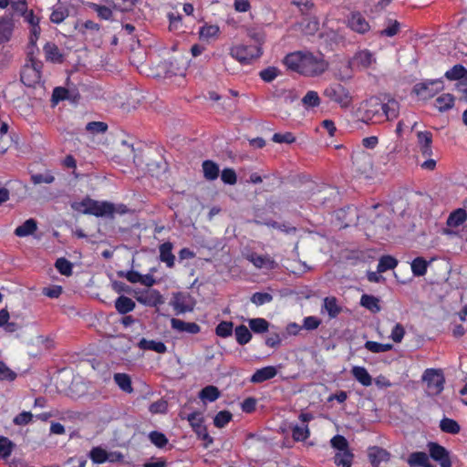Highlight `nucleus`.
Listing matches in <instances>:
<instances>
[{
  "label": "nucleus",
  "mask_w": 467,
  "mask_h": 467,
  "mask_svg": "<svg viewBox=\"0 0 467 467\" xmlns=\"http://www.w3.org/2000/svg\"><path fill=\"white\" fill-rule=\"evenodd\" d=\"M219 26L215 25H205L200 29V35L203 38L214 37L219 34Z\"/></svg>",
  "instance_id": "nucleus-62"
},
{
  "label": "nucleus",
  "mask_w": 467,
  "mask_h": 467,
  "mask_svg": "<svg viewBox=\"0 0 467 467\" xmlns=\"http://www.w3.org/2000/svg\"><path fill=\"white\" fill-rule=\"evenodd\" d=\"M232 417V413L228 410L219 411L213 419V424L217 428H223L231 421Z\"/></svg>",
  "instance_id": "nucleus-45"
},
{
  "label": "nucleus",
  "mask_w": 467,
  "mask_h": 467,
  "mask_svg": "<svg viewBox=\"0 0 467 467\" xmlns=\"http://www.w3.org/2000/svg\"><path fill=\"white\" fill-rule=\"evenodd\" d=\"M353 164L358 172L366 177H369L373 171V158L366 152L360 151L353 155Z\"/></svg>",
  "instance_id": "nucleus-11"
},
{
  "label": "nucleus",
  "mask_w": 467,
  "mask_h": 467,
  "mask_svg": "<svg viewBox=\"0 0 467 467\" xmlns=\"http://www.w3.org/2000/svg\"><path fill=\"white\" fill-rule=\"evenodd\" d=\"M272 300L273 296L269 293L256 292L251 296V302L255 306H262Z\"/></svg>",
  "instance_id": "nucleus-52"
},
{
  "label": "nucleus",
  "mask_w": 467,
  "mask_h": 467,
  "mask_svg": "<svg viewBox=\"0 0 467 467\" xmlns=\"http://www.w3.org/2000/svg\"><path fill=\"white\" fill-rule=\"evenodd\" d=\"M400 113V103L394 99H389L382 103L378 99H370L365 103L364 120L373 123H381L386 120L395 119Z\"/></svg>",
  "instance_id": "nucleus-2"
},
{
  "label": "nucleus",
  "mask_w": 467,
  "mask_h": 467,
  "mask_svg": "<svg viewBox=\"0 0 467 467\" xmlns=\"http://www.w3.org/2000/svg\"><path fill=\"white\" fill-rule=\"evenodd\" d=\"M328 101L337 104L342 109H348L353 103V97L348 88L340 83L328 85L323 91Z\"/></svg>",
  "instance_id": "nucleus-5"
},
{
  "label": "nucleus",
  "mask_w": 467,
  "mask_h": 467,
  "mask_svg": "<svg viewBox=\"0 0 467 467\" xmlns=\"http://www.w3.org/2000/svg\"><path fill=\"white\" fill-rule=\"evenodd\" d=\"M272 140L275 143L291 144L296 141V137L292 132L275 133L272 137Z\"/></svg>",
  "instance_id": "nucleus-58"
},
{
  "label": "nucleus",
  "mask_w": 467,
  "mask_h": 467,
  "mask_svg": "<svg viewBox=\"0 0 467 467\" xmlns=\"http://www.w3.org/2000/svg\"><path fill=\"white\" fill-rule=\"evenodd\" d=\"M354 454L348 450L337 451L334 456V463L337 466L351 467Z\"/></svg>",
  "instance_id": "nucleus-27"
},
{
  "label": "nucleus",
  "mask_w": 467,
  "mask_h": 467,
  "mask_svg": "<svg viewBox=\"0 0 467 467\" xmlns=\"http://www.w3.org/2000/svg\"><path fill=\"white\" fill-rule=\"evenodd\" d=\"M171 327L173 330L181 333L198 334L201 327L194 322H185L179 318H171Z\"/></svg>",
  "instance_id": "nucleus-18"
},
{
  "label": "nucleus",
  "mask_w": 467,
  "mask_h": 467,
  "mask_svg": "<svg viewBox=\"0 0 467 467\" xmlns=\"http://www.w3.org/2000/svg\"><path fill=\"white\" fill-rule=\"evenodd\" d=\"M86 130L92 134L104 133L108 130V125L102 121H91L87 124Z\"/></svg>",
  "instance_id": "nucleus-55"
},
{
  "label": "nucleus",
  "mask_w": 467,
  "mask_h": 467,
  "mask_svg": "<svg viewBox=\"0 0 467 467\" xmlns=\"http://www.w3.org/2000/svg\"><path fill=\"white\" fill-rule=\"evenodd\" d=\"M467 220V213L465 210L459 208L453 211L447 219V225L450 227H457Z\"/></svg>",
  "instance_id": "nucleus-32"
},
{
  "label": "nucleus",
  "mask_w": 467,
  "mask_h": 467,
  "mask_svg": "<svg viewBox=\"0 0 467 467\" xmlns=\"http://www.w3.org/2000/svg\"><path fill=\"white\" fill-rule=\"evenodd\" d=\"M13 449L12 442L5 437H0V459H5L7 458Z\"/></svg>",
  "instance_id": "nucleus-61"
},
{
  "label": "nucleus",
  "mask_w": 467,
  "mask_h": 467,
  "mask_svg": "<svg viewBox=\"0 0 467 467\" xmlns=\"http://www.w3.org/2000/svg\"><path fill=\"white\" fill-rule=\"evenodd\" d=\"M262 48L259 46H246L238 44L230 48V56L244 65L252 63L262 55Z\"/></svg>",
  "instance_id": "nucleus-6"
},
{
  "label": "nucleus",
  "mask_w": 467,
  "mask_h": 467,
  "mask_svg": "<svg viewBox=\"0 0 467 467\" xmlns=\"http://www.w3.org/2000/svg\"><path fill=\"white\" fill-rule=\"evenodd\" d=\"M400 23L396 20H389L386 28L379 32L380 36H394L400 31Z\"/></svg>",
  "instance_id": "nucleus-56"
},
{
  "label": "nucleus",
  "mask_w": 467,
  "mask_h": 467,
  "mask_svg": "<svg viewBox=\"0 0 467 467\" xmlns=\"http://www.w3.org/2000/svg\"><path fill=\"white\" fill-rule=\"evenodd\" d=\"M186 419L189 421L193 431L199 429V427H202L204 425L203 417L201 412L194 411L192 413H190Z\"/></svg>",
  "instance_id": "nucleus-54"
},
{
  "label": "nucleus",
  "mask_w": 467,
  "mask_h": 467,
  "mask_svg": "<svg viewBox=\"0 0 467 467\" xmlns=\"http://www.w3.org/2000/svg\"><path fill=\"white\" fill-rule=\"evenodd\" d=\"M249 327L254 333H265L268 330L269 323L265 318H253L249 320Z\"/></svg>",
  "instance_id": "nucleus-44"
},
{
  "label": "nucleus",
  "mask_w": 467,
  "mask_h": 467,
  "mask_svg": "<svg viewBox=\"0 0 467 467\" xmlns=\"http://www.w3.org/2000/svg\"><path fill=\"white\" fill-rule=\"evenodd\" d=\"M220 397V391L217 387L209 385L204 387L199 393V398L203 402H213Z\"/></svg>",
  "instance_id": "nucleus-33"
},
{
  "label": "nucleus",
  "mask_w": 467,
  "mask_h": 467,
  "mask_svg": "<svg viewBox=\"0 0 467 467\" xmlns=\"http://www.w3.org/2000/svg\"><path fill=\"white\" fill-rule=\"evenodd\" d=\"M173 244L171 242H165L159 246L160 260L166 264V266L172 268L175 264V256L172 254Z\"/></svg>",
  "instance_id": "nucleus-23"
},
{
  "label": "nucleus",
  "mask_w": 467,
  "mask_h": 467,
  "mask_svg": "<svg viewBox=\"0 0 467 467\" xmlns=\"http://www.w3.org/2000/svg\"><path fill=\"white\" fill-rule=\"evenodd\" d=\"M440 428L443 432L457 434L460 432V425L452 419L444 418L440 422Z\"/></svg>",
  "instance_id": "nucleus-40"
},
{
  "label": "nucleus",
  "mask_w": 467,
  "mask_h": 467,
  "mask_svg": "<svg viewBox=\"0 0 467 467\" xmlns=\"http://www.w3.org/2000/svg\"><path fill=\"white\" fill-rule=\"evenodd\" d=\"M55 266L56 268L57 269V271L63 275H67V276H69L71 275L72 274V264L67 260L66 258H58L57 261H56V264H55Z\"/></svg>",
  "instance_id": "nucleus-49"
},
{
  "label": "nucleus",
  "mask_w": 467,
  "mask_h": 467,
  "mask_svg": "<svg viewBox=\"0 0 467 467\" xmlns=\"http://www.w3.org/2000/svg\"><path fill=\"white\" fill-rule=\"evenodd\" d=\"M89 457L96 464H101L106 462H115L122 460L121 453L108 452L101 447H94L89 452Z\"/></svg>",
  "instance_id": "nucleus-14"
},
{
  "label": "nucleus",
  "mask_w": 467,
  "mask_h": 467,
  "mask_svg": "<svg viewBox=\"0 0 467 467\" xmlns=\"http://www.w3.org/2000/svg\"><path fill=\"white\" fill-rule=\"evenodd\" d=\"M430 456L440 463L441 467H451L449 451L441 445L430 442L428 444Z\"/></svg>",
  "instance_id": "nucleus-15"
},
{
  "label": "nucleus",
  "mask_w": 467,
  "mask_h": 467,
  "mask_svg": "<svg viewBox=\"0 0 467 467\" xmlns=\"http://www.w3.org/2000/svg\"><path fill=\"white\" fill-rule=\"evenodd\" d=\"M136 300L147 306H158L164 303L162 295L156 289H146L136 292Z\"/></svg>",
  "instance_id": "nucleus-12"
},
{
  "label": "nucleus",
  "mask_w": 467,
  "mask_h": 467,
  "mask_svg": "<svg viewBox=\"0 0 467 467\" xmlns=\"http://www.w3.org/2000/svg\"><path fill=\"white\" fill-rule=\"evenodd\" d=\"M41 63L31 61L26 64L21 72V81L27 87H33L40 81L41 78Z\"/></svg>",
  "instance_id": "nucleus-10"
},
{
  "label": "nucleus",
  "mask_w": 467,
  "mask_h": 467,
  "mask_svg": "<svg viewBox=\"0 0 467 467\" xmlns=\"http://www.w3.org/2000/svg\"><path fill=\"white\" fill-rule=\"evenodd\" d=\"M221 179L225 184L234 185L237 182V176L234 169L225 168L222 171Z\"/></svg>",
  "instance_id": "nucleus-57"
},
{
  "label": "nucleus",
  "mask_w": 467,
  "mask_h": 467,
  "mask_svg": "<svg viewBox=\"0 0 467 467\" xmlns=\"http://www.w3.org/2000/svg\"><path fill=\"white\" fill-rule=\"evenodd\" d=\"M149 439L150 442L158 448H163L168 443L167 437L163 433L156 431L150 432Z\"/></svg>",
  "instance_id": "nucleus-51"
},
{
  "label": "nucleus",
  "mask_w": 467,
  "mask_h": 467,
  "mask_svg": "<svg viewBox=\"0 0 467 467\" xmlns=\"http://www.w3.org/2000/svg\"><path fill=\"white\" fill-rule=\"evenodd\" d=\"M277 374V369L274 366H267L257 369L251 377L250 381L253 383H262L265 380L275 378Z\"/></svg>",
  "instance_id": "nucleus-22"
},
{
  "label": "nucleus",
  "mask_w": 467,
  "mask_h": 467,
  "mask_svg": "<svg viewBox=\"0 0 467 467\" xmlns=\"http://www.w3.org/2000/svg\"><path fill=\"white\" fill-rule=\"evenodd\" d=\"M302 103L305 107L308 108H314L320 105V98L318 96V93L314 90H309L306 92V94L302 99Z\"/></svg>",
  "instance_id": "nucleus-47"
},
{
  "label": "nucleus",
  "mask_w": 467,
  "mask_h": 467,
  "mask_svg": "<svg viewBox=\"0 0 467 467\" xmlns=\"http://www.w3.org/2000/svg\"><path fill=\"white\" fill-rule=\"evenodd\" d=\"M331 446L337 451L348 450V442L342 435H336L330 441Z\"/></svg>",
  "instance_id": "nucleus-60"
},
{
  "label": "nucleus",
  "mask_w": 467,
  "mask_h": 467,
  "mask_svg": "<svg viewBox=\"0 0 467 467\" xmlns=\"http://www.w3.org/2000/svg\"><path fill=\"white\" fill-rule=\"evenodd\" d=\"M138 347L142 350H152L159 354H163L167 351V347L163 342L148 340L144 337L139 341Z\"/></svg>",
  "instance_id": "nucleus-25"
},
{
  "label": "nucleus",
  "mask_w": 467,
  "mask_h": 467,
  "mask_svg": "<svg viewBox=\"0 0 467 467\" xmlns=\"http://www.w3.org/2000/svg\"><path fill=\"white\" fill-rule=\"evenodd\" d=\"M443 88L442 81L441 80H428L418 83L414 86V92L420 98L426 99L431 98L439 90Z\"/></svg>",
  "instance_id": "nucleus-13"
},
{
  "label": "nucleus",
  "mask_w": 467,
  "mask_h": 467,
  "mask_svg": "<svg viewBox=\"0 0 467 467\" xmlns=\"http://www.w3.org/2000/svg\"><path fill=\"white\" fill-rule=\"evenodd\" d=\"M418 125L417 121H414L411 126V130H415L416 135V149L425 158L431 157L433 154L432 142L433 135L429 130H416Z\"/></svg>",
  "instance_id": "nucleus-7"
},
{
  "label": "nucleus",
  "mask_w": 467,
  "mask_h": 467,
  "mask_svg": "<svg viewBox=\"0 0 467 467\" xmlns=\"http://www.w3.org/2000/svg\"><path fill=\"white\" fill-rule=\"evenodd\" d=\"M377 58L370 50L362 49L356 52L351 59L346 62V72H337L336 74V78L340 81H347L352 78L353 77V68H357L358 70H364L371 67L374 64H376Z\"/></svg>",
  "instance_id": "nucleus-3"
},
{
  "label": "nucleus",
  "mask_w": 467,
  "mask_h": 467,
  "mask_svg": "<svg viewBox=\"0 0 467 467\" xmlns=\"http://www.w3.org/2000/svg\"><path fill=\"white\" fill-rule=\"evenodd\" d=\"M368 456L372 467H379L381 462L389 460L390 454L385 449L373 446L368 449Z\"/></svg>",
  "instance_id": "nucleus-20"
},
{
  "label": "nucleus",
  "mask_w": 467,
  "mask_h": 467,
  "mask_svg": "<svg viewBox=\"0 0 467 467\" xmlns=\"http://www.w3.org/2000/svg\"><path fill=\"white\" fill-rule=\"evenodd\" d=\"M234 325L229 321H222L220 322L216 328L215 333L218 337H230L233 333Z\"/></svg>",
  "instance_id": "nucleus-48"
},
{
  "label": "nucleus",
  "mask_w": 467,
  "mask_h": 467,
  "mask_svg": "<svg viewBox=\"0 0 467 467\" xmlns=\"http://www.w3.org/2000/svg\"><path fill=\"white\" fill-rule=\"evenodd\" d=\"M427 385V392L431 396L438 395L443 389L444 378L442 373L434 368H427L422 376Z\"/></svg>",
  "instance_id": "nucleus-8"
},
{
  "label": "nucleus",
  "mask_w": 467,
  "mask_h": 467,
  "mask_svg": "<svg viewBox=\"0 0 467 467\" xmlns=\"http://www.w3.org/2000/svg\"><path fill=\"white\" fill-rule=\"evenodd\" d=\"M194 432L200 440L204 441L205 448H208L213 442V439L209 435L205 425L199 427Z\"/></svg>",
  "instance_id": "nucleus-63"
},
{
  "label": "nucleus",
  "mask_w": 467,
  "mask_h": 467,
  "mask_svg": "<svg viewBox=\"0 0 467 467\" xmlns=\"http://www.w3.org/2000/svg\"><path fill=\"white\" fill-rule=\"evenodd\" d=\"M278 73L279 71L276 67H269L263 69L259 75L264 81L271 82L278 76Z\"/></svg>",
  "instance_id": "nucleus-64"
},
{
  "label": "nucleus",
  "mask_w": 467,
  "mask_h": 467,
  "mask_svg": "<svg viewBox=\"0 0 467 467\" xmlns=\"http://www.w3.org/2000/svg\"><path fill=\"white\" fill-rule=\"evenodd\" d=\"M310 435V431L307 425H295L292 427V437L296 441H304Z\"/></svg>",
  "instance_id": "nucleus-43"
},
{
  "label": "nucleus",
  "mask_w": 467,
  "mask_h": 467,
  "mask_svg": "<svg viewBox=\"0 0 467 467\" xmlns=\"http://www.w3.org/2000/svg\"><path fill=\"white\" fill-rule=\"evenodd\" d=\"M137 0H111L114 9L120 12H127L130 10Z\"/></svg>",
  "instance_id": "nucleus-59"
},
{
  "label": "nucleus",
  "mask_w": 467,
  "mask_h": 467,
  "mask_svg": "<svg viewBox=\"0 0 467 467\" xmlns=\"http://www.w3.org/2000/svg\"><path fill=\"white\" fill-rule=\"evenodd\" d=\"M203 176L208 181H214L219 176V166L213 161H204L202 164Z\"/></svg>",
  "instance_id": "nucleus-28"
},
{
  "label": "nucleus",
  "mask_w": 467,
  "mask_h": 467,
  "mask_svg": "<svg viewBox=\"0 0 467 467\" xmlns=\"http://www.w3.org/2000/svg\"><path fill=\"white\" fill-rule=\"evenodd\" d=\"M398 265V260L390 255H383L380 257L378 264V272L384 273L388 270L394 269Z\"/></svg>",
  "instance_id": "nucleus-37"
},
{
  "label": "nucleus",
  "mask_w": 467,
  "mask_h": 467,
  "mask_svg": "<svg viewBox=\"0 0 467 467\" xmlns=\"http://www.w3.org/2000/svg\"><path fill=\"white\" fill-rule=\"evenodd\" d=\"M349 28L358 34H365L369 31L370 26L366 17L359 12H353L348 18Z\"/></svg>",
  "instance_id": "nucleus-17"
},
{
  "label": "nucleus",
  "mask_w": 467,
  "mask_h": 467,
  "mask_svg": "<svg viewBox=\"0 0 467 467\" xmlns=\"http://www.w3.org/2000/svg\"><path fill=\"white\" fill-rule=\"evenodd\" d=\"M46 59L54 63L62 62V55L58 47L53 43H47L44 47Z\"/></svg>",
  "instance_id": "nucleus-34"
},
{
  "label": "nucleus",
  "mask_w": 467,
  "mask_h": 467,
  "mask_svg": "<svg viewBox=\"0 0 467 467\" xmlns=\"http://www.w3.org/2000/svg\"><path fill=\"white\" fill-rule=\"evenodd\" d=\"M37 229L36 221L33 218L27 219L23 224L17 226L15 234L18 237H26L33 234Z\"/></svg>",
  "instance_id": "nucleus-26"
},
{
  "label": "nucleus",
  "mask_w": 467,
  "mask_h": 467,
  "mask_svg": "<svg viewBox=\"0 0 467 467\" xmlns=\"http://www.w3.org/2000/svg\"><path fill=\"white\" fill-rule=\"evenodd\" d=\"M114 381L118 387L126 393H132L133 387L130 377L126 373H115Z\"/></svg>",
  "instance_id": "nucleus-29"
},
{
  "label": "nucleus",
  "mask_w": 467,
  "mask_h": 467,
  "mask_svg": "<svg viewBox=\"0 0 467 467\" xmlns=\"http://www.w3.org/2000/svg\"><path fill=\"white\" fill-rule=\"evenodd\" d=\"M445 77L450 80H458V82H460L462 79L467 78V69L463 66L458 64L446 71Z\"/></svg>",
  "instance_id": "nucleus-35"
},
{
  "label": "nucleus",
  "mask_w": 467,
  "mask_h": 467,
  "mask_svg": "<svg viewBox=\"0 0 467 467\" xmlns=\"http://www.w3.org/2000/svg\"><path fill=\"white\" fill-rule=\"evenodd\" d=\"M70 206L77 213L90 214L96 217L112 216L115 213L113 203L96 201L89 197H85L79 202H73Z\"/></svg>",
  "instance_id": "nucleus-4"
},
{
  "label": "nucleus",
  "mask_w": 467,
  "mask_h": 467,
  "mask_svg": "<svg viewBox=\"0 0 467 467\" xmlns=\"http://www.w3.org/2000/svg\"><path fill=\"white\" fill-rule=\"evenodd\" d=\"M247 259L258 269L265 268L272 270L276 266V263L269 255H260L252 253L247 256Z\"/></svg>",
  "instance_id": "nucleus-19"
},
{
  "label": "nucleus",
  "mask_w": 467,
  "mask_h": 467,
  "mask_svg": "<svg viewBox=\"0 0 467 467\" xmlns=\"http://www.w3.org/2000/svg\"><path fill=\"white\" fill-rule=\"evenodd\" d=\"M428 262L423 257H417L411 263V271L415 276H423L428 268Z\"/></svg>",
  "instance_id": "nucleus-38"
},
{
  "label": "nucleus",
  "mask_w": 467,
  "mask_h": 467,
  "mask_svg": "<svg viewBox=\"0 0 467 467\" xmlns=\"http://www.w3.org/2000/svg\"><path fill=\"white\" fill-rule=\"evenodd\" d=\"M17 13L21 14L25 19L26 22H27L31 28H30V37H29V43L32 46H35L36 43V40L39 37L40 35V27H39V18L34 15L33 11L27 10V7L26 6L25 11H16Z\"/></svg>",
  "instance_id": "nucleus-16"
},
{
  "label": "nucleus",
  "mask_w": 467,
  "mask_h": 467,
  "mask_svg": "<svg viewBox=\"0 0 467 467\" xmlns=\"http://www.w3.org/2000/svg\"><path fill=\"white\" fill-rule=\"evenodd\" d=\"M170 305L177 315L192 312L195 306L194 298L188 293L176 292L172 294Z\"/></svg>",
  "instance_id": "nucleus-9"
},
{
  "label": "nucleus",
  "mask_w": 467,
  "mask_h": 467,
  "mask_svg": "<svg viewBox=\"0 0 467 467\" xmlns=\"http://www.w3.org/2000/svg\"><path fill=\"white\" fill-rule=\"evenodd\" d=\"M379 302L377 297L369 295H363L360 299L361 306L373 313H377L380 310Z\"/></svg>",
  "instance_id": "nucleus-41"
},
{
  "label": "nucleus",
  "mask_w": 467,
  "mask_h": 467,
  "mask_svg": "<svg viewBox=\"0 0 467 467\" xmlns=\"http://www.w3.org/2000/svg\"><path fill=\"white\" fill-rule=\"evenodd\" d=\"M234 335L236 341L240 345L247 344L252 338L250 330L244 325L236 327L234 329Z\"/></svg>",
  "instance_id": "nucleus-39"
},
{
  "label": "nucleus",
  "mask_w": 467,
  "mask_h": 467,
  "mask_svg": "<svg viewBox=\"0 0 467 467\" xmlns=\"http://www.w3.org/2000/svg\"><path fill=\"white\" fill-rule=\"evenodd\" d=\"M31 182L34 184H50L55 182V177L50 171H47L45 173H36L31 175Z\"/></svg>",
  "instance_id": "nucleus-50"
},
{
  "label": "nucleus",
  "mask_w": 467,
  "mask_h": 467,
  "mask_svg": "<svg viewBox=\"0 0 467 467\" xmlns=\"http://www.w3.org/2000/svg\"><path fill=\"white\" fill-rule=\"evenodd\" d=\"M342 311V307L338 305L335 296H327L323 300L321 312H327L329 318H336Z\"/></svg>",
  "instance_id": "nucleus-21"
},
{
  "label": "nucleus",
  "mask_w": 467,
  "mask_h": 467,
  "mask_svg": "<svg viewBox=\"0 0 467 467\" xmlns=\"http://www.w3.org/2000/svg\"><path fill=\"white\" fill-rule=\"evenodd\" d=\"M353 378L364 387L371 386L373 379L365 367L353 366L351 368Z\"/></svg>",
  "instance_id": "nucleus-24"
},
{
  "label": "nucleus",
  "mask_w": 467,
  "mask_h": 467,
  "mask_svg": "<svg viewBox=\"0 0 467 467\" xmlns=\"http://www.w3.org/2000/svg\"><path fill=\"white\" fill-rule=\"evenodd\" d=\"M454 106V97L449 93H443L435 99V107L439 111L443 112Z\"/></svg>",
  "instance_id": "nucleus-30"
},
{
  "label": "nucleus",
  "mask_w": 467,
  "mask_h": 467,
  "mask_svg": "<svg viewBox=\"0 0 467 467\" xmlns=\"http://www.w3.org/2000/svg\"><path fill=\"white\" fill-rule=\"evenodd\" d=\"M14 25L9 18H0V43L9 40Z\"/></svg>",
  "instance_id": "nucleus-36"
},
{
  "label": "nucleus",
  "mask_w": 467,
  "mask_h": 467,
  "mask_svg": "<svg viewBox=\"0 0 467 467\" xmlns=\"http://www.w3.org/2000/svg\"><path fill=\"white\" fill-rule=\"evenodd\" d=\"M365 348L372 353H382L389 351L392 348L391 344H382L375 341H367Z\"/></svg>",
  "instance_id": "nucleus-46"
},
{
  "label": "nucleus",
  "mask_w": 467,
  "mask_h": 467,
  "mask_svg": "<svg viewBox=\"0 0 467 467\" xmlns=\"http://www.w3.org/2000/svg\"><path fill=\"white\" fill-rule=\"evenodd\" d=\"M428 461L427 453L423 451L412 452L410 454L407 462L410 467H421Z\"/></svg>",
  "instance_id": "nucleus-42"
},
{
  "label": "nucleus",
  "mask_w": 467,
  "mask_h": 467,
  "mask_svg": "<svg viewBox=\"0 0 467 467\" xmlns=\"http://www.w3.org/2000/svg\"><path fill=\"white\" fill-rule=\"evenodd\" d=\"M285 65L303 76L316 77L327 69V63L321 53L294 52L284 58Z\"/></svg>",
  "instance_id": "nucleus-1"
},
{
  "label": "nucleus",
  "mask_w": 467,
  "mask_h": 467,
  "mask_svg": "<svg viewBox=\"0 0 467 467\" xmlns=\"http://www.w3.org/2000/svg\"><path fill=\"white\" fill-rule=\"evenodd\" d=\"M89 6L98 14V16L101 19L109 20L111 18L112 11L109 7L95 3H91Z\"/></svg>",
  "instance_id": "nucleus-53"
},
{
  "label": "nucleus",
  "mask_w": 467,
  "mask_h": 467,
  "mask_svg": "<svg viewBox=\"0 0 467 467\" xmlns=\"http://www.w3.org/2000/svg\"><path fill=\"white\" fill-rule=\"evenodd\" d=\"M115 307L119 314H127L135 308V303L128 296H120L115 301Z\"/></svg>",
  "instance_id": "nucleus-31"
}]
</instances>
